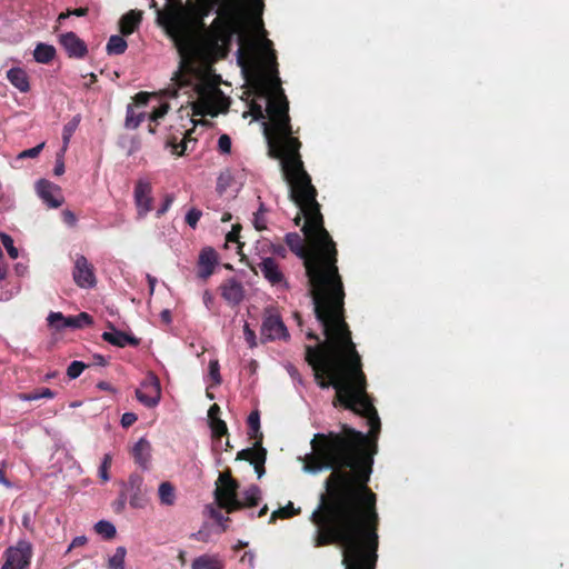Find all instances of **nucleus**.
Instances as JSON below:
<instances>
[{"label":"nucleus","instance_id":"nucleus-44","mask_svg":"<svg viewBox=\"0 0 569 569\" xmlns=\"http://www.w3.org/2000/svg\"><path fill=\"white\" fill-rule=\"evenodd\" d=\"M43 147H44V142H41V143H39L38 146H36L33 148L23 150L22 152L19 153L18 158L19 159L36 158V157H38L40 154V152L42 151Z\"/></svg>","mask_w":569,"mask_h":569},{"label":"nucleus","instance_id":"nucleus-49","mask_svg":"<svg viewBox=\"0 0 569 569\" xmlns=\"http://www.w3.org/2000/svg\"><path fill=\"white\" fill-rule=\"evenodd\" d=\"M191 141H192V139L190 138V132H188L186 134V137L181 140V142L173 147V149H174L173 152L178 156L184 154V152L188 149V143ZM193 142H196V140H193Z\"/></svg>","mask_w":569,"mask_h":569},{"label":"nucleus","instance_id":"nucleus-63","mask_svg":"<svg viewBox=\"0 0 569 569\" xmlns=\"http://www.w3.org/2000/svg\"><path fill=\"white\" fill-rule=\"evenodd\" d=\"M7 273H8L7 263L4 262V258L0 257V281L6 279Z\"/></svg>","mask_w":569,"mask_h":569},{"label":"nucleus","instance_id":"nucleus-26","mask_svg":"<svg viewBox=\"0 0 569 569\" xmlns=\"http://www.w3.org/2000/svg\"><path fill=\"white\" fill-rule=\"evenodd\" d=\"M127 41L121 36H111L107 43L108 54H122L127 50Z\"/></svg>","mask_w":569,"mask_h":569},{"label":"nucleus","instance_id":"nucleus-37","mask_svg":"<svg viewBox=\"0 0 569 569\" xmlns=\"http://www.w3.org/2000/svg\"><path fill=\"white\" fill-rule=\"evenodd\" d=\"M86 368H87V365L84 362L74 360L68 366L67 376L70 379H76L83 372V370Z\"/></svg>","mask_w":569,"mask_h":569},{"label":"nucleus","instance_id":"nucleus-18","mask_svg":"<svg viewBox=\"0 0 569 569\" xmlns=\"http://www.w3.org/2000/svg\"><path fill=\"white\" fill-rule=\"evenodd\" d=\"M151 451V443L146 438H140L131 450L134 462L143 470L150 469Z\"/></svg>","mask_w":569,"mask_h":569},{"label":"nucleus","instance_id":"nucleus-8","mask_svg":"<svg viewBox=\"0 0 569 569\" xmlns=\"http://www.w3.org/2000/svg\"><path fill=\"white\" fill-rule=\"evenodd\" d=\"M31 557L32 545L27 540H20L14 547H9L6 550L1 569H26Z\"/></svg>","mask_w":569,"mask_h":569},{"label":"nucleus","instance_id":"nucleus-41","mask_svg":"<svg viewBox=\"0 0 569 569\" xmlns=\"http://www.w3.org/2000/svg\"><path fill=\"white\" fill-rule=\"evenodd\" d=\"M202 216V212L197 208H191L186 214V222L194 229Z\"/></svg>","mask_w":569,"mask_h":569},{"label":"nucleus","instance_id":"nucleus-15","mask_svg":"<svg viewBox=\"0 0 569 569\" xmlns=\"http://www.w3.org/2000/svg\"><path fill=\"white\" fill-rule=\"evenodd\" d=\"M219 289L221 297L230 306H238L244 298V288L236 278L224 280Z\"/></svg>","mask_w":569,"mask_h":569},{"label":"nucleus","instance_id":"nucleus-14","mask_svg":"<svg viewBox=\"0 0 569 569\" xmlns=\"http://www.w3.org/2000/svg\"><path fill=\"white\" fill-rule=\"evenodd\" d=\"M59 42L70 58L81 59L88 53L86 42L72 31L60 34Z\"/></svg>","mask_w":569,"mask_h":569},{"label":"nucleus","instance_id":"nucleus-23","mask_svg":"<svg viewBox=\"0 0 569 569\" xmlns=\"http://www.w3.org/2000/svg\"><path fill=\"white\" fill-rule=\"evenodd\" d=\"M160 503L163 506H173L176 502V488L169 481L160 483L158 489Z\"/></svg>","mask_w":569,"mask_h":569},{"label":"nucleus","instance_id":"nucleus-7","mask_svg":"<svg viewBox=\"0 0 569 569\" xmlns=\"http://www.w3.org/2000/svg\"><path fill=\"white\" fill-rule=\"evenodd\" d=\"M261 337L270 341L277 339L286 340L289 337L288 329L277 309L267 308L264 310L261 325Z\"/></svg>","mask_w":569,"mask_h":569},{"label":"nucleus","instance_id":"nucleus-48","mask_svg":"<svg viewBox=\"0 0 569 569\" xmlns=\"http://www.w3.org/2000/svg\"><path fill=\"white\" fill-rule=\"evenodd\" d=\"M249 112L252 116V118L257 121L263 120L266 118V114H264L266 111L262 109V107L259 103H257L254 101H252L250 103Z\"/></svg>","mask_w":569,"mask_h":569},{"label":"nucleus","instance_id":"nucleus-29","mask_svg":"<svg viewBox=\"0 0 569 569\" xmlns=\"http://www.w3.org/2000/svg\"><path fill=\"white\" fill-rule=\"evenodd\" d=\"M54 396H56V393L51 389L40 388V389H36L31 392L20 393L19 398L23 401H33V400H38L41 398L52 399V398H54Z\"/></svg>","mask_w":569,"mask_h":569},{"label":"nucleus","instance_id":"nucleus-1","mask_svg":"<svg viewBox=\"0 0 569 569\" xmlns=\"http://www.w3.org/2000/svg\"><path fill=\"white\" fill-rule=\"evenodd\" d=\"M289 186V197L305 218L301 228L305 237L289 232L284 237L289 249L303 261L315 315L320 322L325 341L315 332L307 338L316 347H306V361L313 370L321 389L336 390L333 406H341L367 419L369 433L341 425V431L316 433L310 442L312 452L306 456L305 466H372L370 439L376 442L381 422L367 392V378L360 355L351 338L345 317V287L338 268L336 242L325 228L323 216L317 201L318 191L309 173L283 178Z\"/></svg>","mask_w":569,"mask_h":569},{"label":"nucleus","instance_id":"nucleus-64","mask_svg":"<svg viewBox=\"0 0 569 569\" xmlns=\"http://www.w3.org/2000/svg\"><path fill=\"white\" fill-rule=\"evenodd\" d=\"M87 542V538L84 536L76 537L71 542V548L83 546Z\"/></svg>","mask_w":569,"mask_h":569},{"label":"nucleus","instance_id":"nucleus-54","mask_svg":"<svg viewBox=\"0 0 569 569\" xmlns=\"http://www.w3.org/2000/svg\"><path fill=\"white\" fill-rule=\"evenodd\" d=\"M126 501H127L126 492L120 491L119 498L112 505L113 510L118 513L122 512L126 508Z\"/></svg>","mask_w":569,"mask_h":569},{"label":"nucleus","instance_id":"nucleus-22","mask_svg":"<svg viewBox=\"0 0 569 569\" xmlns=\"http://www.w3.org/2000/svg\"><path fill=\"white\" fill-rule=\"evenodd\" d=\"M247 423H248V428H249V437L251 439H254L256 440V445L257 446H262V438H263V435L262 432L260 431V416H259V412L258 411H252L249 417H248V420H247Z\"/></svg>","mask_w":569,"mask_h":569},{"label":"nucleus","instance_id":"nucleus-4","mask_svg":"<svg viewBox=\"0 0 569 569\" xmlns=\"http://www.w3.org/2000/svg\"><path fill=\"white\" fill-rule=\"evenodd\" d=\"M198 100L192 104L196 116L217 117L229 108V101L219 88L200 86L198 88Z\"/></svg>","mask_w":569,"mask_h":569},{"label":"nucleus","instance_id":"nucleus-35","mask_svg":"<svg viewBox=\"0 0 569 569\" xmlns=\"http://www.w3.org/2000/svg\"><path fill=\"white\" fill-rule=\"evenodd\" d=\"M78 124H79V119L77 117H74L70 122L64 124L63 130H62V141H63L64 150L67 149L69 141H70L72 134L74 133Z\"/></svg>","mask_w":569,"mask_h":569},{"label":"nucleus","instance_id":"nucleus-38","mask_svg":"<svg viewBox=\"0 0 569 569\" xmlns=\"http://www.w3.org/2000/svg\"><path fill=\"white\" fill-rule=\"evenodd\" d=\"M253 226L258 231L267 229L263 203H260L259 210L253 214Z\"/></svg>","mask_w":569,"mask_h":569},{"label":"nucleus","instance_id":"nucleus-10","mask_svg":"<svg viewBox=\"0 0 569 569\" xmlns=\"http://www.w3.org/2000/svg\"><path fill=\"white\" fill-rule=\"evenodd\" d=\"M136 397L143 406L148 408L156 407L161 397V388L158 378L152 376L146 379L140 388L136 390Z\"/></svg>","mask_w":569,"mask_h":569},{"label":"nucleus","instance_id":"nucleus-53","mask_svg":"<svg viewBox=\"0 0 569 569\" xmlns=\"http://www.w3.org/2000/svg\"><path fill=\"white\" fill-rule=\"evenodd\" d=\"M240 231H241V226L239 223L232 226L231 231H229L226 236V240L228 242H238L239 243Z\"/></svg>","mask_w":569,"mask_h":569},{"label":"nucleus","instance_id":"nucleus-21","mask_svg":"<svg viewBox=\"0 0 569 569\" xmlns=\"http://www.w3.org/2000/svg\"><path fill=\"white\" fill-rule=\"evenodd\" d=\"M141 22V13L139 11L130 10L120 19V31L123 36H129L134 32Z\"/></svg>","mask_w":569,"mask_h":569},{"label":"nucleus","instance_id":"nucleus-28","mask_svg":"<svg viewBox=\"0 0 569 569\" xmlns=\"http://www.w3.org/2000/svg\"><path fill=\"white\" fill-rule=\"evenodd\" d=\"M93 323L92 317L87 312H80L77 316L68 317L67 326L68 328L80 329L86 326H90Z\"/></svg>","mask_w":569,"mask_h":569},{"label":"nucleus","instance_id":"nucleus-6","mask_svg":"<svg viewBox=\"0 0 569 569\" xmlns=\"http://www.w3.org/2000/svg\"><path fill=\"white\" fill-rule=\"evenodd\" d=\"M121 491L126 492L129 505L133 509H144L150 502L149 489L144 485L143 477L137 472L129 476L128 481L122 485Z\"/></svg>","mask_w":569,"mask_h":569},{"label":"nucleus","instance_id":"nucleus-12","mask_svg":"<svg viewBox=\"0 0 569 569\" xmlns=\"http://www.w3.org/2000/svg\"><path fill=\"white\" fill-rule=\"evenodd\" d=\"M37 191L39 197L49 208H59L63 203V196L61 193V189L44 179H41L37 183Z\"/></svg>","mask_w":569,"mask_h":569},{"label":"nucleus","instance_id":"nucleus-32","mask_svg":"<svg viewBox=\"0 0 569 569\" xmlns=\"http://www.w3.org/2000/svg\"><path fill=\"white\" fill-rule=\"evenodd\" d=\"M94 529L96 532L102 536L104 539H112L117 533L116 527L107 520L98 521L94 526Z\"/></svg>","mask_w":569,"mask_h":569},{"label":"nucleus","instance_id":"nucleus-62","mask_svg":"<svg viewBox=\"0 0 569 569\" xmlns=\"http://www.w3.org/2000/svg\"><path fill=\"white\" fill-rule=\"evenodd\" d=\"M192 538H194L198 541L207 542L209 539V533L203 530H199L198 532L192 535Z\"/></svg>","mask_w":569,"mask_h":569},{"label":"nucleus","instance_id":"nucleus-39","mask_svg":"<svg viewBox=\"0 0 569 569\" xmlns=\"http://www.w3.org/2000/svg\"><path fill=\"white\" fill-rule=\"evenodd\" d=\"M260 451L259 446L254 443L253 448L242 449L237 453V460H246L251 463V460L256 458Z\"/></svg>","mask_w":569,"mask_h":569},{"label":"nucleus","instance_id":"nucleus-57","mask_svg":"<svg viewBox=\"0 0 569 569\" xmlns=\"http://www.w3.org/2000/svg\"><path fill=\"white\" fill-rule=\"evenodd\" d=\"M172 202H173V196L167 194L163 200L162 206L157 210V217L159 218L162 214H164L169 210Z\"/></svg>","mask_w":569,"mask_h":569},{"label":"nucleus","instance_id":"nucleus-46","mask_svg":"<svg viewBox=\"0 0 569 569\" xmlns=\"http://www.w3.org/2000/svg\"><path fill=\"white\" fill-rule=\"evenodd\" d=\"M88 8H77L73 10H68L66 12H61L58 17V22L69 18L70 16L84 17L88 14Z\"/></svg>","mask_w":569,"mask_h":569},{"label":"nucleus","instance_id":"nucleus-59","mask_svg":"<svg viewBox=\"0 0 569 569\" xmlns=\"http://www.w3.org/2000/svg\"><path fill=\"white\" fill-rule=\"evenodd\" d=\"M345 569H376V563H342Z\"/></svg>","mask_w":569,"mask_h":569},{"label":"nucleus","instance_id":"nucleus-43","mask_svg":"<svg viewBox=\"0 0 569 569\" xmlns=\"http://www.w3.org/2000/svg\"><path fill=\"white\" fill-rule=\"evenodd\" d=\"M219 370H220L219 362L217 360H211L209 362V375L216 385L221 383V376H220Z\"/></svg>","mask_w":569,"mask_h":569},{"label":"nucleus","instance_id":"nucleus-30","mask_svg":"<svg viewBox=\"0 0 569 569\" xmlns=\"http://www.w3.org/2000/svg\"><path fill=\"white\" fill-rule=\"evenodd\" d=\"M127 549L122 546L118 547L114 553L108 559V569H124V559Z\"/></svg>","mask_w":569,"mask_h":569},{"label":"nucleus","instance_id":"nucleus-60","mask_svg":"<svg viewBox=\"0 0 569 569\" xmlns=\"http://www.w3.org/2000/svg\"><path fill=\"white\" fill-rule=\"evenodd\" d=\"M272 253L280 257L286 258L287 257V249L283 244H273L272 246Z\"/></svg>","mask_w":569,"mask_h":569},{"label":"nucleus","instance_id":"nucleus-5","mask_svg":"<svg viewBox=\"0 0 569 569\" xmlns=\"http://www.w3.org/2000/svg\"><path fill=\"white\" fill-rule=\"evenodd\" d=\"M239 483L232 477L230 470L219 475L216 482L214 500L219 508L224 509L227 513L241 510L242 506L238 499Z\"/></svg>","mask_w":569,"mask_h":569},{"label":"nucleus","instance_id":"nucleus-47","mask_svg":"<svg viewBox=\"0 0 569 569\" xmlns=\"http://www.w3.org/2000/svg\"><path fill=\"white\" fill-rule=\"evenodd\" d=\"M218 149L221 153L231 152V139L228 134H221L218 139Z\"/></svg>","mask_w":569,"mask_h":569},{"label":"nucleus","instance_id":"nucleus-16","mask_svg":"<svg viewBox=\"0 0 569 569\" xmlns=\"http://www.w3.org/2000/svg\"><path fill=\"white\" fill-rule=\"evenodd\" d=\"M108 328L111 331H106L101 336V338L106 342L119 348H124L126 346L138 347L140 345L139 338L127 332L117 330L111 322H108Z\"/></svg>","mask_w":569,"mask_h":569},{"label":"nucleus","instance_id":"nucleus-56","mask_svg":"<svg viewBox=\"0 0 569 569\" xmlns=\"http://www.w3.org/2000/svg\"><path fill=\"white\" fill-rule=\"evenodd\" d=\"M149 99L150 93L141 91L134 96L133 101L137 107H143L147 106Z\"/></svg>","mask_w":569,"mask_h":569},{"label":"nucleus","instance_id":"nucleus-61","mask_svg":"<svg viewBox=\"0 0 569 569\" xmlns=\"http://www.w3.org/2000/svg\"><path fill=\"white\" fill-rule=\"evenodd\" d=\"M220 412V407L217 405V403H213L209 410H208V416L211 420H214V419H219L218 418V415Z\"/></svg>","mask_w":569,"mask_h":569},{"label":"nucleus","instance_id":"nucleus-9","mask_svg":"<svg viewBox=\"0 0 569 569\" xmlns=\"http://www.w3.org/2000/svg\"><path fill=\"white\" fill-rule=\"evenodd\" d=\"M72 278L74 283L82 289H91L97 284L94 267L82 254L76 256Z\"/></svg>","mask_w":569,"mask_h":569},{"label":"nucleus","instance_id":"nucleus-19","mask_svg":"<svg viewBox=\"0 0 569 569\" xmlns=\"http://www.w3.org/2000/svg\"><path fill=\"white\" fill-rule=\"evenodd\" d=\"M7 78L20 92L26 93L30 90L29 77L23 69L11 68L7 71Z\"/></svg>","mask_w":569,"mask_h":569},{"label":"nucleus","instance_id":"nucleus-33","mask_svg":"<svg viewBox=\"0 0 569 569\" xmlns=\"http://www.w3.org/2000/svg\"><path fill=\"white\" fill-rule=\"evenodd\" d=\"M259 448L260 451L258 452L256 458L251 460V465H253L258 478H261L266 471L264 463L267 459V450L262 446H260Z\"/></svg>","mask_w":569,"mask_h":569},{"label":"nucleus","instance_id":"nucleus-34","mask_svg":"<svg viewBox=\"0 0 569 569\" xmlns=\"http://www.w3.org/2000/svg\"><path fill=\"white\" fill-rule=\"evenodd\" d=\"M47 320L49 326L53 327L57 330L68 328V317H64L61 312H50Z\"/></svg>","mask_w":569,"mask_h":569},{"label":"nucleus","instance_id":"nucleus-36","mask_svg":"<svg viewBox=\"0 0 569 569\" xmlns=\"http://www.w3.org/2000/svg\"><path fill=\"white\" fill-rule=\"evenodd\" d=\"M211 431L212 436L217 439H221L223 436L228 435V428L223 420L214 419L211 420Z\"/></svg>","mask_w":569,"mask_h":569},{"label":"nucleus","instance_id":"nucleus-13","mask_svg":"<svg viewBox=\"0 0 569 569\" xmlns=\"http://www.w3.org/2000/svg\"><path fill=\"white\" fill-rule=\"evenodd\" d=\"M258 267L264 279L268 280L272 286H281L286 289L289 288L284 274L273 258H263Z\"/></svg>","mask_w":569,"mask_h":569},{"label":"nucleus","instance_id":"nucleus-45","mask_svg":"<svg viewBox=\"0 0 569 569\" xmlns=\"http://www.w3.org/2000/svg\"><path fill=\"white\" fill-rule=\"evenodd\" d=\"M111 460H112V458H111L110 455H104L102 463H101V466L99 468V475H100V477H101V479L103 481H108L109 480L108 469L111 466Z\"/></svg>","mask_w":569,"mask_h":569},{"label":"nucleus","instance_id":"nucleus-42","mask_svg":"<svg viewBox=\"0 0 569 569\" xmlns=\"http://www.w3.org/2000/svg\"><path fill=\"white\" fill-rule=\"evenodd\" d=\"M210 517L214 519L220 526L222 531L227 530V522L230 521L229 517H224L219 510L210 507Z\"/></svg>","mask_w":569,"mask_h":569},{"label":"nucleus","instance_id":"nucleus-55","mask_svg":"<svg viewBox=\"0 0 569 569\" xmlns=\"http://www.w3.org/2000/svg\"><path fill=\"white\" fill-rule=\"evenodd\" d=\"M137 419H138V417L136 413L126 412L121 417V425L123 428H129L137 421Z\"/></svg>","mask_w":569,"mask_h":569},{"label":"nucleus","instance_id":"nucleus-51","mask_svg":"<svg viewBox=\"0 0 569 569\" xmlns=\"http://www.w3.org/2000/svg\"><path fill=\"white\" fill-rule=\"evenodd\" d=\"M168 110H169V106L167 103H163L150 113L149 119L151 121H158L160 118L164 117V114L168 112Z\"/></svg>","mask_w":569,"mask_h":569},{"label":"nucleus","instance_id":"nucleus-27","mask_svg":"<svg viewBox=\"0 0 569 569\" xmlns=\"http://www.w3.org/2000/svg\"><path fill=\"white\" fill-rule=\"evenodd\" d=\"M144 112H137L134 107L129 104L126 114V128L137 129L140 126V123L144 120Z\"/></svg>","mask_w":569,"mask_h":569},{"label":"nucleus","instance_id":"nucleus-2","mask_svg":"<svg viewBox=\"0 0 569 569\" xmlns=\"http://www.w3.org/2000/svg\"><path fill=\"white\" fill-rule=\"evenodd\" d=\"M197 19L186 10L181 0H168L164 9H159L153 0L151 8L157 10V23L163 28L173 41L181 57L180 69L172 80L179 87L188 84L182 72L186 60L203 64L213 63L227 58L231 50L233 38L237 37L239 48L237 60L244 68L247 60V32L244 20L240 11L233 7H223L218 11L209 27L203 18L208 17L221 0H193Z\"/></svg>","mask_w":569,"mask_h":569},{"label":"nucleus","instance_id":"nucleus-20","mask_svg":"<svg viewBox=\"0 0 569 569\" xmlns=\"http://www.w3.org/2000/svg\"><path fill=\"white\" fill-rule=\"evenodd\" d=\"M191 569H224V563L217 555H202L193 559Z\"/></svg>","mask_w":569,"mask_h":569},{"label":"nucleus","instance_id":"nucleus-52","mask_svg":"<svg viewBox=\"0 0 569 569\" xmlns=\"http://www.w3.org/2000/svg\"><path fill=\"white\" fill-rule=\"evenodd\" d=\"M252 8H253L254 14L259 19V27L261 28L262 32L266 33V31L263 29V23H262V20H261V14H262V9H263V1L262 0H252Z\"/></svg>","mask_w":569,"mask_h":569},{"label":"nucleus","instance_id":"nucleus-40","mask_svg":"<svg viewBox=\"0 0 569 569\" xmlns=\"http://www.w3.org/2000/svg\"><path fill=\"white\" fill-rule=\"evenodd\" d=\"M1 242H2L3 247L6 248L10 258L17 259L19 256V252H18V249L13 244L12 238L8 234H1Z\"/></svg>","mask_w":569,"mask_h":569},{"label":"nucleus","instance_id":"nucleus-3","mask_svg":"<svg viewBox=\"0 0 569 569\" xmlns=\"http://www.w3.org/2000/svg\"><path fill=\"white\" fill-rule=\"evenodd\" d=\"M247 63L244 68L238 62L243 71L253 63L258 50L262 49L267 53V63L270 64L272 81L279 88L278 94L270 97L266 112L269 121L263 122V134L268 143V154L270 158L279 160L283 178L298 177L308 173L300 154L301 141L293 136L292 126L289 117V101L280 88L278 77L276 51L272 49V42L264 38L258 41L247 34Z\"/></svg>","mask_w":569,"mask_h":569},{"label":"nucleus","instance_id":"nucleus-17","mask_svg":"<svg viewBox=\"0 0 569 569\" xmlns=\"http://www.w3.org/2000/svg\"><path fill=\"white\" fill-rule=\"evenodd\" d=\"M218 263V256L214 249L208 247L201 250L198 260V277L206 280L214 271Z\"/></svg>","mask_w":569,"mask_h":569},{"label":"nucleus","instance_id":"nucleus-24","mask_svg":"<svg viewBox=\"0 0 569 569\" xmlns=\"http://www.w3.org/2000/svg\"><path fill=\"white\" fill-rule=\"evenodd\" d=\"M261 500V490L258 486H250L243 491V500H240V505L243 508H252L259 505Z\"/></svg>","mask_w":569,"mask_h":569},{"label":"nucleus","instance_id":"nucleus-58","mask_svg":"<svg viewBox=\"0 0 569 569\" xmlns=\"http://www.w3.org/2000/svg\"><path fill=\"white\" fill-rule=\"evenodd\" d=\"M243 332H244V337H246V340L249 343V346L250 347H254L256 346V333H254V331L251 330L248 325H246L244 329H243Z\"/></svg>","mask_w":569,"mask_h":569},{"label":"nucleus","instance_id":"nucleus-11","mask_svg":"<svg viewBox=\"0 0 569 569\" xmlns=\"http://www.w3.org/2000/svg\"><path fill=\"white\" fill-rule=\"evenodd\" d=\"M137 212L140 218L147 216L152 210V186L149 181L139 179L134 186L133 192Z\"/></svg>","mask_w":569,"mask_h":569},{"label":"nucleus","instance_id":"nucleus-31","mask_svg":"<svg viewBox=\"0 0 569 569\" xmlns=\"http://www.w3.org/2000/svg\"><path fill=\"white\" fill-rule=\"evenodd\" d=\"M300 511H301L300 508L296 509L293 507L292 502H288L287 506L279 508L271 513L270 522L276 521V519H278V518H280V519L291 518L296 515H299Z\"/></svg>","mask_w":569,"mask_h":569},{"label":"nucleus","instance_id":"nucleus-50","mask_svg":"<svg viewBox=\"0 0 569 569\" xmlns=\"http://www.w3.org/2000/svg\"><path fill=\"white\" fill-rule=\"evenodd\" d=\"M253 86L257 90H259L261 97L267 94V79L263 74L257 76Z\"/></svg>","mask_w":569,"mask_h":569},{"label":"nucleus","instance_id":"nucleus-25","mask_svg":"<svg viewBox=\"0 0 569 569\" xmlns=\"http://www.w3.org/2000/svg\"><path fill=\"white\" fill-rule=\"evenodd\" d=\"M54 56V47L46 43H39L33 51L34 60L39 63H49Z\"/></svg>","mask_w":569,"mask_h":569}]
</instances>
